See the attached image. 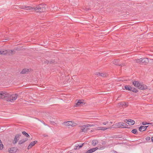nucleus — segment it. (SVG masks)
<instances>
[{
    "instance_id": "nucleus-25",
    "label": "nucleus",
    "mask_w": 153,
    "mask_h": 153,
    "mask_svg": "<svg viewBox=\"0 0 153 153\" xmlns=\"http://www.w3.org/2000/svg\"><path fill=\"white\" fill-rule=\"evenodd\" d=\"M98 130H102L104 131V130H106L108 129L109 128H109V127H107V128L98 127Z\"/></svg>"
},
{
    "instance_id": "nucleus-40",
    "label": "nucleus",
    "mask_w": 153,
    "mask_h": 153,
    "mask_svg": "<svg viewBox=\"0 0 153 153\" xmlns=\"http://www.w3.org/2000/svg\"><path fill=\"white\" fill-rule=\"evenodd\" d=\"M41 122L42 123H43V124H44L45 125V126H48V125L46 124L45 123V122L43 121H41Z\"/></svg>"
},
{
    "instance_id": "nucleus-1",
    "label": "nucleus",
    "mask_w": 153,
    "mask_h": 153,
    "mask_svg": "<svg viewBox=\"0 0 153 153\" xmlns=\"http://www.w3.org/2000/svg\"><path fill=\"white\" fill-rule=\"evenodd\" d=\"M18 95L16 94L8 93L6 101L11 102H13L17 99Z\"/></svg>"
},
{
    "instance_id": "nucleus-32",
    "label": "nucleus",
    "mask_w": 153,
    "mask_h": 153,
    "mask_svg": "<svg viewBox=\"0 0 153 153\" xmlns=\"http://www.w3.org/2000/svg\"><path fill=\"white\" fill-rule=\"evenodd\" d=\"M3 149V145L2 143H0V150H2Z\"/></svg>"
},
{
    "instance_id": "nucleus-31",
    "label": "nucleus",
    "mask_w": 153,
    "mask_h": 153,
    "mask_svg": "<svg viewBox=\"0 0 153 153\" xmlns=\"http://www.w3.org/2000/svg\"><path fill=\"white\" fill-rule=\"evenodd\" d=\"M72 125H71V126L72 127H74L77 125V124L75 123H74L73 121H72Z\"/></svg>"
},
{
    "instance_id": "nucleus-37",
    "label": "nucleus",
    "mask_w": 153,
    "mask_h": 153,
    "mask_svg": "<svg viewBox=\"0 0 153 153\" xmlns=\"http://www.w3.org/2000/svg\"><path fill=\"white\" fill-rule=\"evenodd\" d=\"M92 152H91V150L90 149L88 150L86 152H85L84 153H92Z\"/></svg>"
},
{
    "instance_id": "nucleus-23",
    "label": "nucleus",
    "mask_w": 153,
    "mask_h": 153,
    "mask_svg": "<svg viewBox=\"0 0 153 153\" xmlns=\"http://www.w3.org/2000/svg\"><path fill=\"white\" fill-rule=\"evenodd\" d=\"M125 88L126 90L131 91L132 87L129 85H126L125 86Z\"/></svg>"
},
{
    "instance_id": "nucleus-6",
    "label": "nucleus",
    "mask_w": 153,
    "mask_h": 153,
    "mask_svg": "<svg viewBox=\"0 0 153 153\" xmlns=\"http://www.w3.org/2000/svg\"><path fill=\"white\" fill-rule=\"evenodd\" d=\"M45 10V4L39 5V12H43Z\"/></svg>"
},
{
    "instance_id": "nucleus-42",
    "label": "nucleus",
    "mask_w": 153,
    "mask_h": 153,
    "mask_svg": "<svg viewBox=\"0 0 153 153\" xmlns=\"http://www.w3.org/2000/svg\"><path fill=\"white\" fill-rule=\"evenodd\" d=\"M76 146V148H74V149L75 150H76L77 149H79V147H78V145L77 146Z\"/></svg>"
},
{
    "instance_id": "nucleus-7",
    "label": "nucleus",
    "mask_w": 153,
    "mask_h": 153,
    "mask_svg": "<svg viewBox=\"0 0 153 153\" xmlns=\"http://www.w3.org/2000/svg\"><path fill=\"white\" fill-rule=\"evenodd\" d=\"M21 136V135L20 134H17L15 135L13 142V144H15L19 140V139L18 138H19Z\"/></svg>"
},
{
    "instance_id": "nucleus-43",
    "label": "nucleus",
    "mask_w": 153,
    "mask_h": 153,
    "mask_svg": "<svg viewBox=\"0 0 153 153\" xmlns=\"http://www.w3.org/2000/svg\"><path fill=\"white\" fill-rule=\"evenodd\" d=\"M94 149L95 151H96L99 148H98L97 147H96L94 148Z\"/></svg>"
},
{
    "instance_id": "nucleus-22",
    "label": "nucleus",
    "mask_w": 153,
    "mask_h": 153,
    "mask_svg": "<svg viewBox=\"0 0 153 153\" xmlns=\"http://www.w3.org/2000/svg\"><path fill=\"white\" fill-rule=\"evenodd\" d=\"M98 143V141L97 140H92V144L93 146H95Z\"/></svg>"
},
{
    "instance_id": "nucleus-36",
    "label": "nucleus",
    "mask_w": 153,
    "mask_h": 153,
    "mask_svg": "<svg viewBox=\"0 0 153 153\" xmlns=\"http://www.w3.org/2000/svg\"><path fill=\"white\" fill-rule=\"evenodd\" d=\"M122 126H125V127H123V128H130V127H128L127 126L125 125H124V124H122Z\"/></svg>"
},
{
    "instance_id": "nucleus-50",
    "label": "nucleus",
    "mask_w": 153,
    "mask_h": 153,
    "mask_svg": "<svg viewBox=\"0 0 153 153\" xmlns=\"http://www.w3.org/2000/svg\"><path fill=\"white\" fill-rule=\"evenodd\" d=\"M69 153H73L72 152H70Z\"/></svg>"
},
{
    "instance_id": "nucleus-28",
    "label": "nucleus",
    "mask_w": 153,
    "mask_h": 153,
    "mask_svg": "<svg viewBox=\"0 0 153 153\" xmlns=\"http://www.w3.org/2000/svg\"><path fill=\"white\" fill-rule=\"evenodd\" d=\"M131 91H132L134 92H137L138 91V90L137 89L133 87H132V88L131 89Z\"/></svg>"
},
{
    "instance_id": "nucleus-24",
    "label": "nucleus",
    "mask_w": 153,
    "mask_h": 153,
    "mask_svg": "<svg viewBox=\"0 0 153 153\" xmlns=\"http://www.w3.org/2000/svg\"><path fill=\"white\" fill-rule=\"evenodd\" d=\"M22 134L25 136L27 137H30V135L26 132L25 131H23L22 132Z\"/></svg>"
},
{
    "instance_id": "nucleus-33",
    "label": "nucleus",
    "mask_w": 153,
    "mask_h": 153,
    "mask_svg": "<svg viewBox=\"0 0 153 153\" xmlns=\"http://www.w3.org/2000/svg\"><path fill=\"white\" fill-rule=\"evenodd\" d=\"M146 140L148 141L150 140V137L147 136L146 138Z\"/></svg>"
},
{
    "instance_id": "nucleus-26",
    "label": "nucleus",
    "mask_w": 153,
    "mask_h": 153,
    "mask_svg": "<svg viewBox=\"0 0 153 153\" xmlns=\"http://www.w3.org/2000/svg\"><path fill=\"white\" fill-rule=\"evenodd\" d=\"M131 132L134 134H137L138 132L136 129H133L131 131Z\"/></svg>"
},
{
    "instance_id": "nucleus-19",
    "label": "nucleus",
    "mask_w": 153,
    "mask_h": 153,
    "mask_svg": "<svg viewBox=\"0 0 153 153\" xmlns=\"http://www.w3.org/2000/svg\"><path fill=\"white\" fill-rule=\"evenodd\" d=\"M122 124H124V125H125L127 126H128V125L124 123L123 122H120L119 123H116V126L118 127H120L121 126H122Z\"/></svg>"
},
{
    "instance_id": "nucleus-52",
    "label": "nucleus",
    "mask_w": 153,
    "mask_h": 153,
    "mask_svg": "<svg viewBox=\"0 0 153 153\" xmlns=\"http://www.w3.org/2000/svg\"><path fill=\"white\" fill-rule=\"evenodd\" d=\"M76 106V105L75 106V107H77V106Z\"/></svg>"
},
{
    "instance_id": "nucleus-3",
    "label": "nucleus",
    "mask_w": 153,
    "mask_h": 153,
    "mask_svg": "<svg viewBox=\"0 0 153 153\" xmlns=\"http://www.w3.org/2000/svg\"><path fill=\"white\" fill-rule=\"evenodd\" d=\"M8 92L6 91H1L0 92V98L6 100Z\"/></svg>"
},
{
    "instance_id": "nucleus-14",
    "label": "nucleus",
    "mask_w": 153,
    "mask_h": 153,
    "mask_svg": "<svg viewBox=\"0 0 153 153\" xmlns=\"http://www.w3.org/2000/svg\"><path fill=\"white\" fill-rule=\"evenodd\" d=\"M28 140V139L27 138H25L22 139V140L19 141L18 142V144L19 145L25 143Z\"/></svg>"
},
{
    "instance_id": "nucleus-2",
    "label": "nucleus",
    "mask_w": 153,
    "mask_h": 153,
    "mask_svg": "<svg viewBox=\"0 0 153 153\" xmlns=\"http://www.w3.org/2000/svg\"><path fill=\"white\" fill-rule=\"evenodd\" d=\"M137 62L139 63H142L146 64L149 62V60L147 58H140L136 60Z\"/></svg>"
},
{
    "instance_id": "nucleus-9",
    "label": "nucleus",
    "mask_w": 153,
    "mask_h": 153,
    "mask_svg": "<svg viewBox=\"0 0 153 153\" xmlns=\"http://www.w3.org/2000/svg\"><path fill=\"white\" fill-rule=\"evenodd\" d=\"M81 132H86L89 129L87 128L86 125H83L81 126Z\"/></svg>"
},
{
    "instance_id": "nucleus-27",
    "label": "nucleus",
    "mask_w": 153,
    "mask_h": 153,
    "mask_svg": "<svg viewBox=\"0 0 153 153\" xmlns=\"http://www.w3.org/2000/svg\"><path fill=\"white\" fill-rule=\"evenodd\" d=\"M99 74L100 76L104 77L106 76V74L104 73H99Z\"/></svg>"
},
{
    "instance_id": "nucleus-47",
    "label": "nucleus",
    "mask_w": 153,
    "mask_h": 153,
    "mask_svg": "<svg viewBox=\"0 0 153 153\" xmlns=\"http://www.w3.org/2000/svg\"><path fill=\"white\" fill-rule=\"evenodd\" d=\"M102 145L105 144V142L104 141L102 143Z\"/></svg>"
},
{
    "instance_id": "nucleus-10",
    "label": "nucleus",
    "mask_w": 153,
    "mask_h": 153,
    "mask_svg": "<svg viewBox=\"0 0 153 153\" xmlns=\"http://www.w3.org/2000/svg\"><path fill=\"white\" fill-rule=\"evenodd\" d=\"M17 149L16 147H12L9 149V152L10 153H14L16 152Z\"/></svg>"
},
{
    "instance_id": "nucleus-11",
    "label": "nucleus",
    "mask_w": 153,
    "mask_h": 153,
    "mask_svg": "<svg viewBox=\"0 0 153 153\" xmlns=\"http://www.w3.org/2000/svg\"><path fill=\"white\" fill-rule=\"evenodd\" d=\"M37 143V141L35 140L33 142H31L29 146L27 147V149H29L32 147L34 146Z\"/></svg>"
},
{
    "instance_id": "nucleus-46",
    "label": "nucleus",
    "mask_w": 153,
    "mask_h": 153,
    "mask_svg": "<svg viewBox=\"0 0 153 153\" xmlns=\"http://www.w3.org/2000/svg\"><path fill=\"white\" fill-rule=\"evenodd\" d=\"M151 141L152 142H153V137H151Z\"/></svg>"
},
{
    "instance_id": "nucleus-38",
    "label": "nucleus",
    "mask_w": 153,
    "mask_h": 153,
    "mask_svg": "<svg viewBox=\"0 0 153 153\" xmlns=\"http://www.w3.org/2000/svg\"><path fill=\"white\" fill-rule=\"evenodd\" d=\"M105 148V147L102 146H101L100 148H99V149H102Z\"/></svg>"
},
{
    "instance_id": "nucleus-51",
    "label": "nucleus",
    "mask_w": 153,
    "mask_h": 153,
    "mask_svg": "<svg viewBox=\"0 0 153 153\" xmlns=\"http://www.w3.org/2000/svg\"><path fill=\"white\" fill-rule=\"evenodd\" d=\"M110 123H111V124H112V122H110Z\"/></svg>"
},
{
    "instance_id": "nucleus-29",
    "label": "nucleus",
    "mask_w": 153,
    "mask_h": 153,
    "mask_svg": "<svg viewBox=\"0 0 153 153\" xmlns=\"http://www.w3.org/2000/svg\"><path fill=\"white\" fill-rule=\"evenodd\" d=\"M128 104V103L124 102H122L120 103V105H126Z\"/></svg>"
},
{
    "instance_id": "nucleus-17",
    "label": "nucleus",
    "mask_w": 153,
    "mask_h": 153,
    "mask_svg": "<svg viewBox=\"0 0 153 153\" xmlns=\"http://www.w3.org/2000/svg\"><path fill=\"white\" fill-rule=\"evenodd\" d=\"M29 71L28 69L25 68L24 69L22 70L21 72V74H25L28 73L29 72Z\"/></svg>"
},
{
    "instance_id": "nucleus-45",
    "label": "nucleus",
    "mask_w": 153,
    "mask_h": 153,
    "mask_svg": "<svg viewBox=\"0 0 153 153\" xmlns=\"http://www.w3.org/2000/svg\"><path fill=\"white\" fill-rule=\"evenodd\" d=\"M43 135L44 137H46L48 136V135H47L45 134H43Z\"/></svg>"
},
{
    "instance_id": "nucleus-20",
    "label": "nucleus",
    "mask_w": 153,
    "mask_h": 153,
    "mask_svg": "<svg viewBox=\"0 0 153 153\" xmlns=\"http://www.w3.org/2000/svg\"><path fill=\"white\" fill-rule=\"evenodd\" d=\"M23 9L25 10H32V7H29L27 6H25L22 7H21Z\"/></svg>"
},
{
    "instance_id": "nucleus-8",
    "label": "nucleus",
    "mask_w": 153,
    "mask_h": 153,
    "mask_svg": "<svg viewBox=\"0 0 153 153\" xmlns=\"http://www.w3.org/2000/svg\"><path fill=\"white\" fill-rule=\"evenodd\" d=\"M149 126H141L139 128V130L140 131H145L147 129L148 127H149Z\"/></svg>"
},
{
    "instance_id": "nucleus-41",
    "label": "nucleus",
    "mask_w": 153,
    "mask_h": 153,
    "mask_svg": "<svg viewBox=\"0 0 153 153\" xmlns=\"http://www.w3.org/2000/svg\"><path fill=\"white\" fill-rule=\"evenodd\" d=\"M90 149L91 150V152L92 153L95 152L94 150V148H92V149Z\"/></svg>"
},
{
    "instance_id": "nucleus-13",
    "label": "nucleus",
    "mask_w": 153,
    "mask_h": 153,
    "mask_svg": "<svg viewBox=\"0 0 153 153\" xmlns=\"http://www.w3.org/2000/svg\"><path fill=\"white\" fill-rule=\"evenodd\" d=\"M132 84L136 87L138 88L141 83L137 81H133L132 82Z\"/></svg>"
},
{
    "instance_id": "nucleus-15",
    "label": "nucleus",
    "mask_w": 153,
    "mask_h": 153,
    "mask_svg": "<svg viewBox=\"0 0 153 153\" xmlns=\"http://www.w3.org/2000/svg\"><path fill=\"white\" fill-rule=\"evenodd\" d=\"M72 121H68L67 122H64L62 123L64 125L66 126H71L72 124Z\"/></svg>"
},
{
    "instance_id": "nucleus-30",
    "label": "nucleus",
    "mask_w": 153,
    "mask_h": 153,
    "mask_svg": "<svg viewBox=\"0 0 153 153\" xmlns=\"http://www.w3.org/2000/svg\"><path fill=\"white\" fill-rule=\"evenodd\" d=\"M142 124L143 125H146L149 124H152V123H148L147 122H143Z\"/></svg>"
},
{
    "instance_id": "nucleus-49",
    "label": "nucleus",
    "mask_w": 153,
    "mask_h": 153,
    "mask_svg": "<svg viewBox=\"0 0 153 153\" xmlns=\"http://www.w3.org/2000/svg\"><path fill=\"white\" fill-rule=\"evenodd\" d=\"M114 153H118L117 152V151H114Z\"/></svg>"
},
{
    "instance_id": "nucleus-34",
    "label": "nucleus",
    "mask_w": 153,
    "mask_h": 153,
    "mask_svg": "<svg viewBox=\"0 0 153 153\" xmlns=\"http://www.w3.org/2000/svg\"><path fill=\"white\" fill-rule=\"evenodd\" d=\"M148 126H149V127L148 128L149 129H150L151 130L153 128V125Z\"/></svg>"
},
{
    "instance_id": "nucleus-21",
    "label": "nucleus",
    "mask_w": 153,
    "mask_h": 153,
    "mask_svg": "<svg viewBox=\"0 0 153 153\" xmlns=\"http://www.w3.org/2000/svg\"><path fill=\"white\" fill-rule=\"evenodd\" d=\"M7 52V51L6 50H0V55H5Z\"/></svg>"
},
{
    "instance_id": "nucleus-4",
    "label": "nucleus",
    "mask_w": 153,
    "mask_h": 153,
    "mask_svg": "<svg viewBox=\"0 0 153 153\" xmlns=\"http://www.w3.org/2000/svg\"><path fill=\"white\" fill-rule=\"evenodd\" d=\"M75 102L76 105H82L86 104L85 101L82 99L77 100H76Z\"/></svg>"
},
{
    "instance_id": "nucleus-18",
    "label": "nucleus",
    "mask_w": 153,
    "mask_h": 153,
    "mask_svg": "<svg viewBox=\"0 0 153 153\" xmlns=\"http://www.w3.org/2000/svg\"><path fill=\"white\" fill-rule=\"evenodd\" d=\"M32 10H34L35 11L39 12V5L32 7Z\"/></svg>"
},
{
    "instance_id": "nucleus-44",
    "label": "nucleus",
    "mask_w": 153,
    "mask_h": 153,
    "mask_svg": "<svg viewBox=\"0 0 153 153\" xmlns=\"http://www.w3.org/2000/svg\"><path fill=\"white\" fill-rule=\"evenodd\" d=\"M108 123V122L107 121L105 122H103V124L104 125H106L107 123Z\"/></svg>"
},
{
    "instance_id": "nucleus-35",
    "label": "nucleus",
    "mask_w": 153,
    "mask_h": 153,
    "mask_svg": "<svg viewBox=\"0 0 153 153\" xmlns=\"http://www.w3.org/2000/svg\"><path fill=\"white\" fill-rule=\"evenodd\" d=\"M84 144V143H82L81 145H79V144H78V147H79V149L80 148L82 147L83 146Z\"/></svg>"
},
{
    "instance_id": "nucleus-16",
    "label": "nucleus",
    "mask_w": 153,
    "mask_h": 153,
    "mask_svg": "<svg viewBox=\"0 0 153 153\" xmlns=\"http://www.w3.org/2000/svg\"><path fill=\"white\" fill-rule=\"evenodd\" d=\"M7 51V53L6 54L11 55L14 54L15 53V51H12L11 50H6Z\"/></svg>"
},
{
    "instance_id": "nucleus-53",
    "label": "nucleus",
    "mask_w": 153,
    "mask_h": 153,
    "mask_svg": "<svg viewBox=\"0 0 153 153\" xmlns=\"http://www.w3.org/2000/svg\"><path fill=\"white\" fill-rule=\"evenodd\" d=\"M19 8H16V9Z\"/></svg>"
},
{
    "instance_id": "nucleus-39",
    "label": "nucleus",
    "mask_w": 153,
    "mask_h": 153,
    "mask_svg": "<svg viewBox=\"0 0 153 153\" xmlns=\"http://www.w3.org/2000/svg\"><path fill=\"white\" fill-rule=\"evenodd\" d=\"M86 126L88 128V127L93 126L94 125H91L90 124H88L86 125Z\"/></svg>"
},
{
    "instance_id": "nucleus-48",
    "label": "nucleus",
    "mask_w": 153,
    "mask_h": 153,
    "mask_svg": "<svg viewBox=\"0 0 153 153\" xmlns=\"http://www.w3.org/2000/svg\"><path fill=\"white\" fill-rule=\"evenodd\" d=\"M50 122H51V123H55V122L54 121H50Z\"/></svg>"
},
{
    "instance_id": "nucleus-12",
    "label": "nucleus",
    "mask_w": 153,
    "mask_h": 153,
    "mask_svg": "<svg viewBox=\"0 0 153 153\" xmlns=\"http://www.w3.org/2000/svg\"><path fill=\"white\" fill-rule=\"evenodd\" d=\"M147 87L146 85H144L142 83L140 84L139 87L138 88V89L142 90H145L147 89Z\"/></svg>"
},
{
    "instance_id": "nucleus-5",
    "label": "nucleus",
    "mask_w": 153,
    "mask_h": 153,
    "mask_svg": "<svg viewBox=\"0 0 153 153\" xmlns=\"http://www.w3.org/2000/svg\"><path fill=\"white\" fill-rule=\"evenodd\" d=\"M124 121L125 123H126L129 125H133L135 123L134 120L131 119H126Z\"/></svg>"
}]
</instances>
